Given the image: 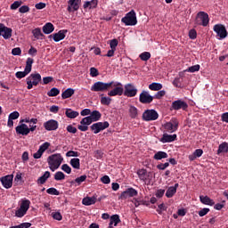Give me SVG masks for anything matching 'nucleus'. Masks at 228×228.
Here are the masks:
<instances>
[{"mask_svg": "<svg viewBox=\"0 0 228 228\" xmlns=\"http://www.w3.org/2000/svg\"><path fill=\"white\" fill-rule=\"evenodd\" d=\"M107 90H110L108 92L109 97H117L123 94L126 97H136V94H138V89L133 84H126L125 90L122 83L115 81L109 83L98 81L91 86V92H107Z\"/></svg>", "mask_w": 228, "mask_h": 228, "instance_id": "nucleus-1", "label": "nucleus"}, {"mask_svg": "<svg viewBox=\"0 0 228 228\" xmlns=\"http://www.w3.org/2000/svg\"><path fill=\"white\" fill-rule=\"evenodd\" d=\"M47 163L49 165L50 170H52V172H54L55 170H58L61 163H63V157H61V153L50 155L47 158Z\"/></svg>", "mask_w": 228, "mask_h": 228, "instance_id": "nucleus-2", "label": "nucleus"}, {"mask_svg": "<svg viewBox=\"0 0 228 228\" xmlns=\"http://www.w3.org/2000/svg\"><path fill=\"white\" fill-rule=\"evenodd\" d=\"M121 22H123L125 26H136V24H138V20L136 19V12L134 10L127 12L126 16L121 19Z\"/></svg>", "mask_w": 228, "mask_h": 228, "instance_id": "nucleus-3", "label": "nucleus"}, {"mask_svg": "<svg viewBox=\"0 0 228 228\" xmlns=\"http://www.w3.org/2000/svg\"><path fill=\"white\" fill-rule=\"evenodd\" d=\"M42 81V76L40 73H32L26 78V83L28 85V90H31L33 86H38V83Z\"/></svg>", "mask_w": 228, "mask_h": 228, "instance_id": "nucleus-4", "label": "nucleus"}, {"mask_svg": "<svg viewBox=\"0 0 228 228\" xmlns=\"http://www.w3.org/2000/svg\"><path fill=\"white\" fill-rule=\"evenodd\" d=\"M34 60L32 58H28L26 61V66L24 71H18L15 73V77L18 79H22V77H26L29 72H31V69L33 67Z\"/></svg>", "mask_w": 228, "mask_h": 228, "instance_id": "nucleus-5", "label": "nucleus"}, {"mask_svg": "<svg viewBox=\"0 0 228 228\" xmlns=\"http://www.w3.org/2000/svg\"><path fill=\"white\" fill-rule=\"evenodd\" d=\"M31 205V201L29 200H21L20 208L16 210L15 216L18 218H22L26 213H28V209H29V206Z\"/></svg>", "mask_w": 228, "mask_h": 228, "instance_id": "nucleus-6", "label": "nucleus"}, {"mask_svg": "<svg viewBox=\"0 0 228 228\" xmlns=\"http://www.w3.org/2000/svg\"><path fill=\"white\" fill-rule=\"evenodd\" d=\"M36 130H37V125L35 126L29 125V128L26 124H21L16 126L17 134H22V136H28L30 131L33 133V131H36Z\"/></svg>", "mask_w": 228, "mask_h": 228, "instance_id": "nucleus-7", "label": "nucleus"}, {"mask_svg": "<svg viewBox=\"0 0 228 228\" xmlns=\"http://www.w3.org/2000/svg\"><path fill=\"white\" fill-rule=\"evenodd\" d=\"M159 114L155 110H146L142 113V120L145 122H151L152 120H158Z\"/></svg>", "mask_w": 228, "mask_h": 228, "instance_id": "nucleus-8", "label": "nucleus"}, {"mask_svg": "<svg viewBox=\"0 0 228 228\" xmlns=\"http://www.w3.org/2000/svg\"><path fill=\"white\" fill-rule=\"evenodd\" d=\"M196 24H198V26H204L206 28V26L209 24V15L205 12H200L197 14Z\"/></svg>", "mask_w": 228, "mask_h": 228, "instance_id": "nucleus-9", "label": "nucleus"}, {"mask_svg": "<svg viewBox=\"0 0 228 228\" xmlns=\"http://www.w3.org/2000/svg\"><path fill=\"white\" fill-rule=\"evenodd\" d=\"M90 127L94 134H98V133H101V131L108 129V127H110V123L108 121L97 122L93 124Z\"/></svg>", "mask_w": 228, "mask_h": 228, "instance_id": "nucleus-10", "label": "nucleus"}, {"mask_svg": "<svg viewBox=\"0 0 228 228\" xmlns=\"http://www.w3.org/2000/svg\"><path fill=\"white\" fill-rule=\"evenodd\" d=\"M152 101H154V96L151 95L148 91L142 90L139 95V102L141 104H151Z\"/></svg>", "mask_w": 228, "mask_h": 228, "instance_id": "nucleus-11", "label": "nucleus"}, {"mask_svg": "<svg viewBox=\"0 0 228 228\" xmlns=\"http://www.w3.org/2000/svg\"><path fill=\"white\" fill-rule=\"evenodd\" d=\"M214 31L216 33L219 38L224 39L227 37V29L225 26L222 24H216L214 26Z\"/></svg>", "mask_w": 228, "mask_h": 228, "instance_id": "nucleus-12", "label": "nucleus"}, {"mask_svg": "<svg viewBox=\"0 0 228 228\" xmlns=\"http://www.w3.org/2000/svg\"><path fill=\"white\" fill-rule=\"evenodd\" d=\"M171 108L176 111L179 110H183L184 111L188 110V103L183 100H176L172 102Z\"/></svg>", "mask_w": 228, "mask_h": 228, "instance_id": "nucleus-13", "label": "nucleus"}, {"mask_svg": "<svg viewBox=\"0 0 228 228\" xmlns=\"http://www.w3.org/2000/svg\"><path fill=\"white\" fill-rule=\"evenodd\" d=\"M12 28L4 26V24L0 23V37H3L5 40L12 38Z\"/></svg>", "mask_w": 228, "mask_h": 228, "instance_id": "nucleus-14", "label": "nucleus"}, {"mask_svg": "<svg viewBox=\"0 0 228 228\" xmlns=\"http://www.w3.org/2000/svg\"><path fill=\"white\" fill-rule=\"evenodd\" d=\"M179 127V122L177 120H171L164 125V129L167 133H175V130Z\"/></svg>", "mask_w": 228, "mask_h": 228, "instance_id": "nucleus-15", "label": "nucleus"}, {"mask_svg": "<svg viewBox=\"0 0 228 228\" xmlns=\"http://www.w3.org/2000/svg\"><path fill=\"white\" fill-rule=\"evenodd\" d=\"M92 122L94 121L92 120V118H90V116L83 118L80 121V125L78 126L79 131H88V126H90Z\"/></svg>", "mask_w": 228, "mask_h": 228, "instance_id": "nucleus-16", "label": "nucleus"}, {"mask_svg": "<svg viewBox=\"0 0 228 228\" xmlns=\"http://www.w3.org/2000/svg\"><path fill=\"white\" fill-rule=\"evenodd\" d=\"M4 188H6L7 190L9 188H12V186L13 185V175H8L5 176H3L0 179Z\"/></svg>", "mask_w": 228, "mask_h": 228, "instance_id": "nucleus-17", "label": "nucleus"}, {"mask_svg": "<svg viewBox=\"0 0 228 228\" xmlns=\"http://www.w3.org/2000/svg\"><path fill=\"white\" fill-rule=\"evenodd\" d=\"M58 121L50 119L44 123V127L46 131H56L58 129Z\"/></svg>", "mask_w": 228, "mask_h": 228, "instance_id": "nucleus-18", "label": "nucleus"}, {"mask_svg": "<svg viewBox=\"0 0 228 228\" xmlns=\"http://www.w3.org/2000/svg\"><path fill=\"white\" fill-rule=\"evenodd\" d=\"M81 4V0H69L68 1V12H77L79 10V4Z\"/></svg>", "mask_w": 228, "mask_h": 228, "instance_id": "nucleus-19", "label": "nucleus"}, {"mask_svg": "<svg viewBox=\"0 0 228 228\" xmlns=\"http://www.w3.org/2000/svg\"><path fill=\"white\" fill-rule=\"evenodd\" d=\"M136 195H138V191L134 188H128L121 193L120 199H129V197H136Z\"/></svg>", "mask_w": 228, "mask_h": 228, "instance_id": "nucleus-20", "label": "nucleus"}, {"mask_svg": "<svg viewBox=\"0 0 228 228\" xmlns=\"http://www.w3.org/2000/svg\"><path fill=\"white\" fill-rule=\"evenodd\" d=\"M177 140V134H164L162 137L160 138V142L162 143H170V142H175Z\"/></svg>", "mask_w": 228, "mask_h": 228, "instance_id": "nucleus-21", "label": "nucleus"}, {"mask_svg": "<svg viewBox=\"0 0 228 228\" xmlns=\"http://www.w3.org/2000/svg\"><path fill=\"white\" fill-rule=\"evenodd\" d=\"M67 33V30L62 29L60 30L58 33H55L53 35L54 42H60L65 38V34Z\"/></svg>", "mask_w": 228, "mask_h": 228, "instance_id": "nucleus-22", "label": "nucleus"}, {"mask_svg": "<svg viewBox=\"0 0 228 228\" xmlns=\"http://www.w3.org/2000/svg\"><path fill=\"white\" fill-rule=\"evenodd\" d=\"M200 203L204 204L205 206H215V201L208 196H200Z\"/></svg>", "mask_w": 228, "mask_h": 228, "instance_id": "nucleus-23", "label": "nucleus"}, {"mask_svg": "<svg viewBox=\"0 0 228 228\" xmlns=\"http://www.w3.org/2000/svg\"><path fill=\"white\" fill-rule=\"evenodd\" d=\"M97 202V198L94 197H86L82 200V204L84 206H93V204H95Z\"/></svg>", "mask_w": 228, "mask_h": 228, "instance_id": "nucleus-24", "label": "nucleus"}, {"mask_svg": "<svg viewBox=\"0 0 228 228\" xmlns=\"http://www.w3.org/2000/svg\"><path fill=\"white\" fill-rule=\"evenodd\" d=\"M50 177H51V172L45 171L44 175L37 179V184H45V183L47 182V179H49Z\"/></svg>", "mask_w": 228, "mask_h": 228, "instance_id": "nucleus-25", "label": "nucleus"}, {"mask_svg": "<svg viewBox=\"0 0 228 228\" xmlns=\"http://www.w3.org/2000/svg\"><path fill=\"white\" fill-rule=\"evenodd\" d=\"M54 31V25L53 23L48 22L43 27V32L45 35H51Z\"/></svg>", "mask_w": 228, "mask_h": 228, "instance_id": "nucleus-26", "label": "nucleus"}, {"mask_svg": "<svg viewBox=\"0 0 228 228\" xmlns=\"http://www.w3.org/2000/svg\"><path fill=\"white\" fill-rule=\"evenodd\" d=\"M129 117L132 118H137L138 117V109L134 105H129L128 109Z\"/></svg>", "mask_w": 228, "mask_h": 228, "instance_id": "nucleus-27", "label": "nucleus"}, {"mask_svg": "<svg viewBox=\"0 0 228 228\" xmlns=\"http://www.w3.org/2000/svg\"><path fill=\"white\" fill-rule=\"evenodd\" d=\"M65 115L68 118H76L79 117V112L73 110L72 109H66Z\"/></svg>", "mask_w": 228, "mask_h": 228, "instance_id": "nucleus-28", "label": "nucleus"}, {"mask_svg": "<svg viewBox=\"0 0 228 228\" xmlns=\"http://www.w3.org/2000/svg\"><path fill=\"white\" fill-rule=\"evenodd\" d=\"M137 175L141 181H147L149 175L147 174V169H139L137 171Z\"/></svg>", "mask_w": 228, "mask_h": 228, "instance_id": "nucleus-29", "label": "nucleus"}, {"mask_svg": "<svg viewBox=\"0 0 228 228\" xmlns=\"http://www.w3.org/2000/svg\"><path fill=\"white\" fill-rule=\"evenodd\" d=\"M75 90L73 88H68L61 94L62 99H69V97H72L75 94Z\"/></svg>", "mask_w": 228, "mask_h": 228, "instance_id": "nucleus-30", "label": "nucleus"}, {"mask_svg": "<svg viewBox=\"0 0 228 228\" xmlns=\"http://www.w3.org/2000/svg\"><path fill=\"white\" fill-rule=\"evenodd\" d=\"M166 158H168V154L165 151H158L153 156V159H156L157 161L166 159Z\"/></svg>", "mask_w": 228, "mask_h": 228, "instance_id": "nucleus-31", "label": "nucleus"}, {"mask_svg": "<svg viewBox=\"0 0 228 228\" xmlns=\"http://www.w3.org/2000/svg\"><path fill=\"white\" fill-rule=\"evenodd\" d=\"M163 88V85L160 83H156L153 82L149 85V89L151 90L152 92H159Z\"/></svg>", "mask_w": 228, "mask_h": 228, "instance_id": "nucleus-32", "label": "nucleus"}, {"mask_svg": "<svg viewBox=\"0 0 228 228\" xmlns=\"http://www.w3.org/2000/svg\"><path fill=\"white\" fill-rule=\"evenodd\" d=\"M83 6L85 10H86V8H89V10H92V8H97V0L86 1Z\"/></svg>", "mask_w": 228, "mask_h": 228, "instance_id": "nucleus-33", "label": "nucleus"}, {"mask_svg": "<svg viewBox=\"0 0 228 228\" xmlns=\"http://www.w3.org/2000/svg\"><path fill=\"white\" fill-rule=\"evenodd\" d=\"M120 224V216L118 215H113L110 216V225H113L114 227H117Z\"/></svg>", "mask_w": 228, "mask_h": 228, "instance_id": "nucleus-34", "label": "nucleus"}, {"mask_svg": "<svg viewBox=\"0 0 228 228\" xmlns=\"http://www.w3.org/2000/svg\"><path fill=\"white\" fill-rule=\"evenodd\" d=\"M104 94H101V104L103 106H110L111 104V98L110 96H103Z\"/></svg>", "mask_w": 228, "mask_h": 228, "instance_id": "nucleus-35", "label": "nucleus"}, {"mask_svg": "<svg viewBox=\"0 0 228 228\" xmlns=\"http://www.w3.org/2000/svg\"><path fill=\"white\" fill-rule=\"evenodd\" d=\"M89 117L93 122H97V120L101 119L102 115L101 112H99V110H94L93 112H91Z\"/></svg>", "mask_w": 228, "mask_h": 228, "instance_id": "nucleus-36", "label": "nucleus"}, {"mask_svg": "<svg viewBox=\"0 0 228 228\" xmlns=\"http://www.w3.org/2000/svg\"><path fill=\"white\" fill-rule=\"evenodd\" d=\"M32 35L37 38V40H40L42 37H44V34L42 33V29L40 28H37L32 30Z\"/></svg>", "mask_w": 228, "mask_h": 228, "instance_id": "nucleus-37", "label": "nucleus"}, {"mask_svg": "<svg viewBox=\"0 0 228 228\" xmlns=\"http://www.w3.org/2000/svg\"><path fill=\"white\" fill-rule=\"evenodd\" d=\"M222 152H228V142H224L219 145L217 154H222Z\"/></svg>", "mask_w": 228, "mask_h": 228, "instance_id": "nucleus-38", "label": "nucleus"}, {"mask_svg": "<svg viewBox=\"0 0 228 228\" xmlns=\"http://www.w3.org/2000/svg\"><path fill=\"white\" fill-rule=\"evenodd\" d=\"M85 181H86V175L77 177L75 181L70 182V183L74 184V183H77V186H79V184H81V183H85Z\"/></svg>", "mask_w": 228, "mask_h": 228, "instance_id": "nucleus-39", "label": "nucleus"}, {"mask_svg": "<svg viewBox=\"0 0 228 228\" xmlns=\"http://www.w3.org/2000/svg\"><path fill=\"white\" fill-rule=\"evenodd\" d=\"M70 165L73 167V168H76L77 170H79L81 164L79 162V159H71Z\"/></svg>", "mask_w": 228, "mask_h": 228, "instance_id": "nucleus-40", "label": "nucleus"}, {"mask_svg": "<svg viewBox=\"0 0 228 228\" xmlns=\"http://www.w3.org/2000/svg\"><path fill=\"white\" fill-rule=\"evenodd\" d=\"M176 192L177 191H175V188H174V186H171L167 189L166 192V197H167V199H172V196L175 195Z\"/></svg>", "mask_w": 228, "mask_h": 228, "instance_id": "nucleus-41", "label": "nucleus"}, {"mask_svg": "<svg viewBox=\"0 0 228 228\" xmlns=\"http://www.w3.org/2000/svg\"><path fill=\"white\" fill-rule=\"evenodd\" d=\"M48 97H56L57 95H60V91L58 88L53 87L47 93Z\"/></svg>", "mask_w": 228, "mask_h": 228, "instance_id": "nucleus-42", "label": "nucleus"}, {"mask_svg": "<svg viewBox=\"0 0 228 228\" xmlns=\"http://www.w3.org/2000/svg\"><path fill=\"white\" fill-rule=\"evenodd\" d=\"M139 58H141L142 61H149V60H151V53L143 52L139 55Z\"/></svg>", "mask_w": 228, "mask_h": 228, "instance_id": "nucleus-43", "label": "nucleus"}, {"mask_svg": "<svg viewBox=\"0 0 228 228\" xmlns=\"http://www.w3.org/2000/svg\"><path fill=\"white\" fill-rule=\"evenodd\" d=\"M200 70V65L196 64L194 66L189 67L187 69H185V72H199Z\"/></svg>", "mask_w": 228, "mask_h": 228, "instance_id": "nucleus-44", "label": "nucleus"}, {"mask_svg": "<svg viewBox=\"0 0 228 228\" xmlns=\"http://www.w3.org/2000/svg\"><path fill=\"white\" fill-rule=\"evenodd\" d=\"M54 179L55 181H63V179H65V174H63L61 171L56 172L54 175Z\"/></svg>", "mask_w": 228, "mask_h": 228, "instance_id": "nucleus-45", "label": "nucleus"}, {"mask_svg": "<svg viewBox=\"0 0 228 228\" xmlns=\"http://www.w3.org/2000/svg\"><path fill=\"white\" fill-rule=\"evenodd\" d=\"M49 147H51V143L48 142H44L40 147H39V151L44 154L45 151H47V149H49Z\"/></svg>", "mask_w": 228, "mask_h": 228, "instance_id": "nucleus-46", "label": "nucleus"}, {"mask_svg": "<svg viewBox=\"0 0 228 228\" xmlns=\"http://www.w3.org/2000/svg\"><path fill=\"white\" fill-rule=\"evenodd\" d=\"M51 216L53 218V220H58L59 222L63 219V216H61V213H60V212H53L51 214Z\"/></svg>", "mask_w": 228, "mask_h": 228, "instance_id": "nucleus-47", "label": "nucleus"}, {"mask_svg": "<svg viewBox=\"0 0 228 228\" xmlns=\"http://www.w3.org/2000/svg\"><path fill=\"white\" fill-rule=\"evenodd\" d=\"M165 95H167V91L160 90L157 92L153 97L154 99H161L162 97H165Z\"/></svg>", "mask_w": 228, "mask_h": 228, "instance_id": "nucleus-48", "label": "nucleus"}, {"mask_svg": "<svg viewBox=\"0 0 228 228\" xmlns=\"http://www.w3.org/2000/svg\"><path fill=\"white\" fill-rule=\"evenodd\" d=\"M48 195H60V191H57L56 188L52 187L46 190Z\"/></svg>", "mask_w": 228, "mask_h": 228, "instance_id": "nucleus-49", "label": "nucleus"}, {"mask_svg": "<svg viewBox=\"0 0 228 228\" xmlns=\"http://www.w3.org/2000/svg\"><path fill=\"white\" fill-rule=\"evenodd\" d=\"M110 49L113 51H117V45H118V40L117 39H112L110 42Z\"/></svg>", "mask_w": 228, "mask_h": 228, "instance_id": "nucleus-50", "label": "nucleus"}, {"mask_svg": "<svg viewBox=\"0 0 228 228\" xmlns=\"http://www.w3.org/2000/svg\"><path fill=\"white\" fill-rule=\"evenodd\" d=\"M67 158H77L79 156V152L69 151L66 153Z\"/></svg>", "mask_w": 228, "mask_h": 228, "instance_id": "nucleus-51", "label": "nucleus"}, {"mask_svg": "<svg viewBox=\"0 0 228 228\" xmlns=\"http://www.w3.org/2000/svg\"><path fill=\"white\" fill-rule=\"evenodd\" d=\"M19 117H20V114L19 113V111H13L9 115V118H11L12 120H17Z\"/></svg>", "mask_w": 228, "mask_h": 228, "instance_id": "nucleus-52", "label": "nucleus"}, {"mask_svg": "<svg viewBox=\"0 0 228 228\" xmlns=\"http://www.w3.org/2000/svg\"><path fill=\"white\" fill-rule=\"evenodd\" d=\"M68 133H71L72 134H76L77 133V128L76 126H73L72 125H69L67 126Z\"/></svg>", "mask_w": 228, "mask_h": 228, "instance_id": "nucleus-53", "label": "nucleus"}, {"mask_svg": "<svg viewBox=\"0 0 228 228\" xmlns=\"http://www.w3.org/2000/svg\"><path fill=\"white\" fill-rule=\"evenodd\" d=\"M22 5V1H15L12 5H11V10H17V8H20V6Z\"/></svg>", "mask_w": 228, "mask_h": 228, "instance_id": "nucleus-54", "label": "nucleus"}, {"mask_svg": "<svg viewBox=\"0 0 228 228\" xmlns=\"http://www.w3.org/2000/svg\"><path fill=\"white\" fill-rule=\"evenodd\" d=\"M61 170H63V172H65L66 174H70V172H72V168H70V166L67 164H63L61 166Z\"/></svg>", "mask_w": 228, "mask_h": 228, "instance_id": "nucleus-55", "label": "nucleus"}, {"mask_svg": "<svg viewBox=\"0 0 228 228\" xmlns=\"http://www.w3.org/2000/svg\"><path fill=\"white\" fill-rule=\"evenodd\" d=\"M21 53H22V50H20V47L13 48L12 50V54L13 56H20Z\"/></svg>", "mask_w": 228, "mask_h": 228, "instance_id": "nucleus-56", "label": "nucleus"}, {"mask_svg": "<svg viewBox=\"0 0 228 228\" xmlns=\"http://www.w3.org/2000/svg\"><path fill=\"white\" fill-rule=\"evenodd\" d=\"M209 213V208H204L198 212L199 216H206L207 214Z\"/></svg>", "mask_w": 228, "mask_h": 228, "instance_id": "nucleus-57", "label": "nucleus"}, {"mask_svg": "<svg viewBox=\"0 0 228 228\" xmlns=\"http://www.w3.org/2000/svg\"><path fill=\"white\" fill-rule=\"evenodd\" d=\"M168 167H170V163L166 162V163H164V164H159V165L157 166V168H158L159 170H165L166 168H168Z\"/></svg>", "mask_w": 228, "mask_h": 228, "instance_id": "nucleus-58", "label": "nucleus"}, {"mask_svg": "<svg viewBox=\"0 0 228 228\" xmlns=\"http://www.w3.org/2000/svg\"><path fill=\"white\" fill-rule=\"evenodd\" d=\"M90 75L92 76V77H97V76H99V70H97V69L95 68H91Z\"/></svg>", "mask_w": 228, "mask_h": 228, "instance_id": "nucleus-59", "label": "nucleus"}, {"mask_svg": "<svg viewBox=\"0 0 228 228\" xmlns=\"http://www.w3.org/2000/svg\"><path fill=\"white\" fill-rule=\"evenodd\" d=\"M19 12H20V13H28V12H29V6L23 5L19 8Z\"/></svg>", "mask_w": 228, "mask_h": 228, "instance_id": "nucleus-60", "label": "nucleus"}, {"mask_svg": "<svg viewBox=\"0 0 228 228\" xmlns=\"http://www.w3.org/2000/svg\"><path fill=\"white\" fill-rule=\"evenodd\" d=\"M102 183H103V184H110V183H111V179H110V176L108 175H104L101 178Z\"/></svg>", "mask_w": 228, "mask_h": 228, "instance_id": "nucleus-61", "label": "nucleus"}, {"mask_svg": "<svg viewBox=\"0 0 228 228\" xmlns=\"http://www.w3.org/2000/svg\"><path fill=\"white\" fill-rule=\"evenodd\" d=\"M189 37L191 40H195V38H197V31L195 29H191L189 31Z\"/></svg>", "mask_w": 228, "mask_h": 228, "instance_id": "nucleus-62", "label": "nucleus"}, {"mask_svg": "<svg viewBox=\"0 0 228 228\" xmlns=\"http://www.w3.org/2000/svg\"><path fill=\"white\" fill-rule=\"evenodd\" d=\"M53 77H43V84L49 85V83H53Z\"/></svg>", "mask_w": 228, "mask_h": 228, "instance_id": "nucleus-63", "label": "nucleus"}, {"mask_svg": "<svg viewBox=\"0 0 228 228\" xmlns=\"http://www.w3.org/2000/svg\"><path fill=\"white\" fill-rule=\"evenodd\" d=\"M193 154L196 156V158H200V156L204 154V151H202V149H197L194 151Z\"/></svg>", "mask_w": 228, "mask_h": 228, "instance_id": "nucleus-64", "label": "nucleus"}]
</instances>
